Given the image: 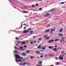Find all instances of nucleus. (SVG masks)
Instances as JSON below:
<instances>
[{
    "instance_id": "obj_1",
    "label": "nucleus",
    "mask_w": 66,
    "mask_h": 66,
    "mask_svg": "<svg viewBox=\"0 0 66 66\" xmlns=\"http://www.w3.org/2000/svg\"><path fill=\"white\" fill-rule=\"evenodd\" d=\"M31 30H32V28H29L28 29H27V30H24L23 32V33L24 34L25 33H27L29 32V31H31Z\"/></svg>"
},
{
    "instance_id": "obj_2",
    "label": "nucleus",
    "mask_w": 66,
    "mask_h": 66,
    "mask_svg": "<svg viewBox=\"0 0 66 66\" xmlns=\"http://www.w3.org/2000/svg\"><path fill=\"white\" fill-rule=\"evenodd\" d=\"M53 50L55 52H57L59 50L57 48H54Z\"/></svg>"
},
{
    "instance_id": "obj_3",
    "label": "nucleus",
    "mask_w": 66,
    "mask_h": 66,
    "mask_svg": "<svg viewBox=\"0 0 66 66\" xmlns=\"http://www.w3.org/2000/svg\"><path fill=\"white\" fill-rule=\"evenodd\" d=\"M59 59L60 60H63V56L62 55H60L59 56Z\"/></svg>"
},
{
    "instance_id": "obj_4",
    "label": "nucleus",
    "mask_w": 66,
    "mask_h": 66,
    "mask_svg": "<svg viewBox=\"0 0 66 66\" xmlns=\"http://www.w3.org/2000/svg\"><path fill=\"white\" fill-rule=\"evenodd\" d=\"M15 56L17 59H20V57L19 56V55H18V54L15 55Z\"/></svg>"
},
{
    "instance_id": "obj_5",
    "label": "nucleus",
    "mask_w": 66,
    "mask_h": 66,
    "mask_svg": "<svg viewBox=\"0 0 66 66\" xmlns=\"http://www.w3.org/2000/svg\"><path fill=\"white\" fill-rule=\"evenodd\" d=\"M50 43H53L54 42V40L53 39L50 40L48 41Z\"/></svg>"
},
{
    "instance_id": "obj_6",
    "label": "nucleus",
    "mask_w": 66,
    "mask_h": 66,
    "mask_svg": "<svg viewBox=\"0 0 66 66\" xmlns=\"http://www.w3.org/2000/svg\"><path fill=\"white\" fill-rule=\"evenodd\" d=\"M50 30V29H48L47 30H45L44 32L46 33H47V32H49Z\"/></svg>"
},
{
    "instance_id": "obj_7",
    "label": "nucleus",
    "mask_w": 66,
    "mask_h": 66,
    "mask_svg": "<svg viewBox=\"0 0 66 66\" xmlns=\"http://www.w3.org/2000/svg\"><path fill=\"white\" fill-rule=\"evenodd\" d=\"M64 40V38H63L60 40V42H64L65 41Z\"/></svg>"
},
{
    "instance_id": "obj_8",
    "label": "nucleus",
    "mask_w": 66,
    "mask_h": 66,
    "mask_svg": "<svg viewBox=\"0 0 66 66\" xmlns=\"http://www.w3.org/2000/svg\"><path fill=\"white\" fill-rule=\"evenodd\" d=\"M50 39V38L49 36H48L47 37H46V38H45V39L46 40H49V39Z\"/></svg>"
},
{
    "instance_id": "obj_9",
    "label": "nucleus",
    "mask_w": 66,
    "mask_h": 66,
    "mask_svg": "<svg viewBox=\"0 0 66 66\" xmlns=\"http://www.w3.org/2000/svg\"><path fill=\"white\" fill-rule=\"evenodd\" d=\"M42 47V46L41 45H39L38 47H37V48H38V49H41Z\"/></svg>"
},
{
    "instance_id": "obj_10",
    "label": "nucleus",
    "mask_w": 66,
    "mask_h": 66,
    "mask_svg": "<svg viewBox=\"0 0 66 66\" xmlns=\"http://www.w3.org/2000/svg\"><path fill=\"white\" fill-rule=\"evenodd\" d=\"M27 54L26 52H25V53H22V55H23V56H26Z\"/></svg>"
},
{
    "instance_id": "obj_11",
    "label": "nucleus",
    "mask_w": 66,
    "mask_h": 66,
    "mask_svg": "<svg viewBox=\"0 0 66 66\" xmlns=\"http://www.w3.org/2000/svg\"><path fill=\"white\" fill-rule=\"evenodd\" d=\"M26 44V42L23 41L21 43V45H22V44Z\"/></svg>"
},
{
    "instance_id": "obj_12",
    "label": "nucleus",
    "mask_w": 66,
    "mask_h": 66,
    "mask_svg": "<svg viewBox=\"0 0 66 66\" xmlns=\"http://www.w3.org/2000/svg\"><path fill=\"white\" fill-rule=\"evenodd\" d=\"M36 53H37V54H40V53H39L40 51H36Z\"/></svg>"
},
{
    "instance_id": "obj_13",
    "label": "nucleus",
    "mask_w": 66,
    "mask_h": 66,
    "mask_svg": "<svg viewBox=\"0 0 66 66\" xmlns=\"http://www.w3.org/2000/svg\"><path fill=\"white\" fill-rule=\"evenodd\" d=\"M64 30V29L62 28L60 30V32H63V31Z\"/></svg>"
},
{
    "instance_id": "obj_14",
    "label": "nucleus",
    "mask_w": 66,
    "mask_h": 66,
    "mask_svg": "<svg viewBox=\"0 0 66 66\" xmlns=\"http://www.w3.org/2000/svg\"><path fill=\"white\" fill-rule=\"evenodd\" d=\"M49 15H50V14L47 13L46 14V15L44 16V17H47L48 16H49Z\"/></svg>"
},
{
    "instance_id": "obj_15",
    "label": "nucleus",
    "mask_w": 66,
    "mask_h": 66,
    "mask_svg": "<svg viewBox=\"0 0 66 66\" xmlns=\"http://www.w3.org/2000/svg\"><path fill=\"white\" fill-rule=\"evenodd\" d=\"M49 56H54V54H49Z\"/></svg>"
},
{
    "instance_id": "obj_16",
    "label": "nucleus",
    "mask_w": 66,
    "mask_h": 66,
    "mask_svg": "<svg viewBox=\"0 0 66 66\" xmlns=\"http://www.w3.org/2000/svg\"><path fill=\"white\" fill-rule=\"evenodd\" d=\"M38 40L39 41H42V40H43V38H40L38 39Z\"/></svg>"
},
{
    "instance_id": "obj_17",
    "label": "nucleus",
    "mask_w": 66,
    "mask_h": 66,
    "mask_svg": "<svg viewBox=\"0 0 66 66\" xmlns=\"http://www.w3.org/2000/svg\"><path fill=\"white\" fill-rule=\"evenodd\" d=\"M49 56V55H48V54H45L44 57H46V56Z\"/></svg>"
},
{
    "instance_id": "obj_18",
    "label": "nucleus",
    "mask_w": 66,
    "mask_h": 66,
    "mask_svg": "<svg viewBox=\"0 0 66 66\" xmlns=\"http://www.w3.org/2000/svg\"><path fill=\"white\" fill-rule=\"evenodd\" d=\"M33 31L31 30L30 31V34H32V33H33Z\"/></svg>"
},
{
    "instance_id": "obj_19",
    "label": "nucleus",
    "mask_w": 66,
    "mask_h": 66,
    "mask_svg": "<svg viewBox=\"0 0 66 66\" xmlns=\"http://www.w3.org/2000/svg\"><path fill=\"white\" fill-rule=\"evenodd\" d=\"M47 36H48V35H46L43 36V37L44 38H45V37H46Z\"/></svg>"
},
{
    "instance_id": "obj_20",
    "label": "nucleus",
    "mask_w": 66,
    "mask_h": 66,
    "mask_svg": "<svg viewBox=\"0 0 66 66\" xmlns=\"http://www.w3.org/2000/svg\"><path fill=\"white\" fill-rule=\"evenodd\" d=\"M54 10H55V9L54 8L52 10H50V12H52V11H54Z\"/></svg>"
},
{
    "instance_id": "obj_21",
    "label": "nucleus",
    "mask_w": 66,
    "mask_h": 66,
    "mask_svg": "<svg viewBox=\"0 0 66 66\" xmlns=\"http://www.w3.org/2000/svg\"><path fill=\"white\" fill-rule=\"evenodd\" d=\"M58 35L59 36H63V35L62 34H59Z\"/></svg>"
},
{
    "instance_id": "obj_22",
    "label": "nucleus",
    "mask_w": 66,
    "mask_h": 66,
    "mask_svg": "<svg viewBox=\"0 0 66 66\" xmlns=\"http://www.w3.org/2000/svg\"><path fill=\"white\" fill-rule=\"evenodd\" d=\"M48 48H49V49H52V46H50L48 47Z\"/></svg>"
},
{
    "instance_id": "obj_23",
    "label": "nucleus",
    "mask_w": 66,
    "mask_h": 66,
    "mask_svg": "<svg viewBox=\"0 0 66 66\" xmlns=\"http://www.w3.org/2000/svg\"><path fill=\"white\" fill-rule=\"evenodd\" d=\"M31 41H32V42L30 43V44L31 45H32V44H33V40H31Z\"/></svg>"
},
{
    "instance_id": "obj_24",
    "label": "nucleus",
    "mask_w": 66,
    "mask_h": 66,
    "mask_svg": "<svg viewBox=\"0 0 66 66\" xmlns=\"http://www.w3.org/2000/svg\"><path fill=\"white\" fill-rule=\"evenodd\" d=\"M29 52H30V51H26V52L28 53V54H29Z\"/></svg>"
},
{
    "instance_id": "obj_25",
    "label": "nucleus",
    "mask_w": 66,
    "mask_h": 66,
    "mask_svg": "<svg viewBox=\"0 0 66 66\" xmlns=\"http://www.w3.org/2000/svg\"><path fill=\"white\" fill-rule=\"evenodd\" d=\"M28 12V11H23V13H27Z\"/></svg>"
},
{
    "instance_id": "obj_26",
    "label": "nucleus",
    "mask_w": 66,
    "mask_h": 66,
    "mask_svg": "<svg viewBox=\"0 0 66 66\" xmlns=\"http://www.w3.org/2000/svg\"><path fill=\"white\" fill-rule=\"evenodd\" d=\"M58 49L59 50H61V49H62V48L60 47H58Z\"/></svg>"
},
{
    "instance_id": "obj_27",
    "label": "nucleus",
    "mask_w": 66,
    "mask_h": 66,
    "mask_svg": "<svg viewBox=\"0 0 66 66\" xmlns=\"http://www.w3.org/2000/svg\"><path fill=\"white\" fill-rule=\"evenodd\" d=\"M14 53H18V52L16 51H14Z\"/></svg>"
},
{
    "instance_id": "obj_28",
    "label": "nucleus",
    "mask_w": 66,
    "mask_h": 66,
    "mask_svg": "<svg viewBox=\"0 0 66 66\" xmlns=\"http://www.w3.org/2000/svg\"><path fill=\"white\" fill-rule=\"evenodd\" d=\"M27 26H25L24 28V30H25V29H26V28H27Z\"/></svg>"
},
{
    "instance_id": "obj_29",
    "label": "nucleus",
    "mask_w": 66,
    "mask_h": 66,
    "mask_svg": "<svg viewBox=\"0 0 66 66\" xmlns=\"http://www.w3.org/2000/svg\"><path fill=\"white\" fill-rule=\"evenodd\" d=\"M30 57H31V58H30V59H33V58H34L33 57V56H30Z\"/></svg>"
},
{
    "instance_id": "obj_30",
    "label": "nucleus",
    "mask_w": 66,
    "mask_h": 66,
    "mask_svg": "<svg viewBox=\"0 0 66 66\" xmlns=\"http://www.w3.org/2000/svg\"><path fill=\"white\" fill-rule=\"evenodd\" d=\"M19 49H22V47H21L19 48Z\"/></svg>"
},
{
    "instance_id": "obj_31",
    "label": "nucleus",
    "mask_w": 66,
    "mask_h": 66,
    "mask_svg": "<svg viewBox=\"0 0 66 66\" xmlns=\"http://www.w3.org/2000/svg\"><path fill=\"white\" fill-rule=\"evenodd\" d=\"M36 66H42V64H40V65H37Z\"/></svg>"
},
{
    "instance_id": "obj_32",
    "label": "nucleus",
    "mask_w": 66,
    "mask_h": 66,
    "mask_svg": "<svg viewBox=\"0 0 66 66\" xmlns=\"http://www.w3.org/2000/svg\"><path fill=\"white\" fill-rule=\"evenodd\" d=\"M16 62L18 63V60L17 59H16Z\"/></svg>"
},
{
    "instance_id": "obj_33",
    "label": "nucleus",
    "mask_w": 66,
    "mask_h": 66,
    "mask_svg": "<svg viewBox=\"0 0 66 66\" xmlns=\"http://www.w3.org/2000/svg\"><path fill=\"white\" fill-rule=\"evenodd\" d=\"M65 52V51H62L61 52V54H62V53H64V52Z\"/></svg>"
},
{
    "instance_id": "obj_34",
    "label": "nucleus",
    "mask_w": 66,
    "mask_h": 66,
    "mask_svg": "<svg viewBox=\"0 0 66 66\" xmlns=\"http://www.w3.org/2000/svg\"><path fill=\"white\" fill-rule=\"evenodd\" d=\"M24 65H27V63L26 62H24Z\"/></svg>"
},
{
    "instance_id": "obj_35",
    "label": "nucleus",
    "mask_w": 66,
    "mask_h": 66,
    "mask_svg": "<svg viewBox=\"0 0 66 66\" xmlns=\"http://www.w3.org/2000/svg\"><path fill=\"white\" fill-rule=\"evenodd\" d=\"M38 64H42V62H40L39 63H38Z\"/></svg>"
},
{
    "instance_id": "obj_36",
    "label": "nucleus",
    "mask_w": 66,
    "mask_h": 66,
    "mask_svg": "<svg viewBox=\"0 0 66 66\" xmlns=\"http://www.w3.org/2000/svg\"><path fill=\"white\" fill-rule=\"evenodd\" d=\"M42 50H45V47H43L42 48Z\"/></svg>"
},
{
    "instance_id": "obj_37",
    "label": "nucleus",
    "mask_w": 66,
    "mask_h": 66,
    "mask_svg": "<svg viewBox=\"0 0 66 66\" xmlns=\"http://www.w3.org/2000/svg\"><path fill=\"white\" fill-rule=\"evenodd\" d=\"M57 39H56L55 40V42H56V41H57Z\"/></svg>"
},
{
    "instance_id": "obj_38",
    "label": "nucleus",
    "mask_w": 66,
    "mask_h": 66,
    "mask_svg": "<svg viewBox=\"0 0 66 66\" xmlns=\"http://www.w3.org/2000/svg\"><path fill=\"white\" fill-rule=\"evenodd\" d=\"M21 27H20V28H22V24H21Z\"/></svg>"
},
{
    "instance_id": "obj_39",
    "label": "nucleus",
    "mask_w": 66,
    "mask_h": 66,
    "mask_svg": "<svg viewBox=\"0 0 66 66\" xmlns=\"http://www.w3.org/2000/svg\"><path fill=\"white\" fill-rule=\"evenodd\" d=\"M64 30H66V26L64 28Z\"/></svg>"
},
{
    "instance_id": "obj_40",
    "label": "nucleus",
    "mask_w": 66,
    "mask_h": 66,
    "mask_svg": "<svg viewBox=\"0 0 66 66\" xmlns=\"http://www.w3.org/2000/svg\"><path fill=\"white\" fill-rule=\"evenodd\" d=\"M40 57H41V58H42V57H43V55H41L40 56Z\"/></svg>"
},
{
    "instance_id": "obj_41",
    "label": "nucleus",
    "mask_w": 66,
    "mask_h": 66,
    "mask_svg": "<svg viewBox=\"0 0 66 66\" xmlns=\"http://www.w3.org/2000/svg\"><path fill=\"white\" fill-rule=\"evenodd\" d=\"M50 34H52L53 33V32L52 31H51L50 32Z\"/></svg>"
},
{
    "instance_id": "obj_42",
    "label": "nucleus",
    "mask_w": 66,
    "mask_h": 66,
    "mask_svg": "<svg viewBox=\"0 0 66 66\" xmlns=\"http://www.w3.org/2000/svg\"><path fill=\"white\" fill-rule=\"evenodd\" d=\"M54 48V47L53 46H52V49H53Z\"/></svg>"
},
{
    "instance_id": "obj_43",
    "label": "nucleus",
    "mask_w": 66,
    "mask_h": 66,
    "mask_svg": "<svg viewBox=\"0 0 66 66\" xmlns=\"http://www.w3.org/2000/svg\"><path fill=\"white\" fill-rule=\"evenodd\" d=\"M21 42V41H19L18 42V43H20Z\"/></svg>"
},
{
    "instance_id": "obj_44",
    "label": "nucleus",
    "mask_w": 66,
    "mask_h": 66,
    "mask_svg": "<svg viewBox=\"0 0 66 66\" xmlns=\"http://www.w3.org/2000/svg\"><path fill=\"white\" fill-rule=\"evenodd\" d=\"M50 26V24H49L47 25V27H49V26Z\"/></svg>"
},
{
    "instance_id": "obj_45",
    "label": "nucleus",
    "mask_w": 66,
    "mask_h": 66,
    "mask_svg": "<svg viewBox=\"0 0 66 66\" xmlns=\"http://www.w3.org/2000/svg\"><path fill=\"white\" fill-rule=\"evenodd\" d=\"M36 6H38V4H36Z\"/></svg>"
},
{
    "instance_id": "obj_46",
    "label": "nucleus",
    "mask_w": 66,
    "mask_h": 66,
    "mask_svg": "<svg viewBox=\"0 0 66 66\" xmlns=\"http://www.w3.org/2000/svg\"><path fill=\"white\" fill-rule=\"evenodd\" d=\"M51 30L52 31H53V30L52 29H51Z\"/></svg>"
},
{
    "instance_id": "obj_47",
    "label": "nucleus",
    "mask_w": 66,
    "mask_h": 66,
    "mask_svg": "<svg viewBox=\"0 0 66 66\" xmlns=\"http://www.w3.org/2000/svg\"><path fill=\"white\" fill-rule=\"evenodd\" d=\"M39 10H42V8H39Z\"/></svg>"
},
{
    "instance_id": "obj_48",
    "label": "nucleus",
    "mask_w": 66,
    "mask_h": 66,
    "mask_svg": "<svg viewBox=\"0 0 66 66\" xmlns=\"http://www.w3.org/2000/svg\"><path fill=\"white\" fill-rule=\"evenodd\" d=\"M27 46H26V45H24V48H26V47H27Z\"/></svg>"
},
{
    "instance_id": "obj_49",
    "label": "nucleus",
    "mask_w": 66,
    "mask_h": 66,
    "mask_svg": "<svg viewBox=\"0 0 66 66\" xmlns=\"http://www.w3.org/2000/svg\"><path fill=\"white\" fill-rule=\"evenodd\" d=\"M57 45H56L55 46V48H57Z\"/></svg>"
},
{
    "instance_id": "obj_50",
    "label": "nucleus",
    "mask_w": 66,
    "mask_h": 66,
    "mask_svg": "<svg viewBox=\"0 0 66 66\" xmlns=\"http://www.w3.org/2000/svg\"><path fill=\"white\" fill-rule=\"evenodd\" d=\"M33 11H37V10H33Z\"/></svg>"
},
{
    "instance_id": "obj_51",
    "label": "nucleus",
    "mask_w": 66,
    "mask_h": 66,
    "mask_svg": "<svg viewBox=\"0 0 66 66\" xmlns=\"http://www.w3.org/2000/svg\"><path fill=\"white\" fill-rule=\"evenodd\" d=\"M22 25H25V26H27V24H22Z\"/></svg>"
},
{
    "instance_id": "obj_52",
    "label": "nucleus",
    "mask_w": 66,
    "mask_h": 66,
    "mask_svg": "<svg viewBox=\"0 0 66 66\" xmlns=\"http://www.w3.org/2000/svg\"><path fill=\"white\" fill-rule=\"evenodd\" d=\"M19 38H18V37H16V38H15V39H18Z\"/></svg>"
},
{
    "instance_id": "obj_53",
    "label": "nucleus",
    "mask_w": 66,
    "mask_h": 66,
    "mask_svg": "<svg viewBox=\"0 0 66 66\" xmlns=\"http://www.w3.org/2000/svg\"><path fill=\"white\" fill-rule=\"evenodd\" d=\"M59 18H56V19H55L54 20H56V19H59Z\"/></svg>"
},
{
    "instance_id": "obj_54",
    "label": "nucleus",
    "mask_w": 66,
    "mask_h": 66,
    "mask_svg": "<svg viewBox=\"0 0 66 66\" xmlns=\"http://www.w3.org/2000/svg\"><path fill=\"white\" fill-rule=\"evenodd\" d=\"M32 7H34L35 6V5H33L32 6Z\"/></svg>"
},
{
    "instance_id": "obj_55",
    "label": "nucleus",
    "mask_w": 66,
    "mask_h": 66,
    "mask_svg": "<svg viewBox=\"0 0 66 66\" xmlns=\"http://www.w3.org/2000/svg\"><path fill=\"white\" fill-rule=\"evenodd\" d=\"M61 3H62V4H64V2H61Z\"/></svg>"
},
{
    "instance_id": "obj_56",
    "label": "nucleus",
    "mask_w": 66,
    "mask_h": 66,
    "mask_svg": "<svg viewBox=\"0 0 66 66\" xmlns=\"http://www.w3.org/2000/svg\"><path fill=\"white\" fill-rule=\"evenodd\" d=\"M57 64H58V65H60V63H58V62H57Z\"/></svg>"
},
{
    "instance_id": "obj_57",
    "label": "nucleus",
    "mask_w": 66,
    "mask_h": 66,
    "mask_svg": "<svg viewBox=\"0 0 66 66\" xmlns=\"http://www.w3.org/2000/svg\"><path fill=\"white\" fill-rule=\"evenodd\" d=\"M19 61L20 62H21V61L20 60H19Z\"/></svg>"
},
{
    "instance_id": "obj_58",
    "label": "nucleus",
    "mask_w": 66,
    "mask_h": 66,
    "mask_svg": "<svg viewBox=\"0 0 66 66\" xmlns=\"http://www.w3.org/2000/svg\"><path fill=\"white\" fill-rule=\"evenodd\" d=\"M34 43H36V41H34Z\"/></svg>"
},
{
    "instance_id": "obj_59",
    "label": "nucleus",
    "mask_w": 66,
    "mask_h": 66,
    "mask_svg": "<svg viewBox=\"0 0 66 66\" xmlns=\"http://www.w3.org/2000/svg\"><path fill=\"white\" fill-rule=\"evenodd\" d=\"M37 43H39V41H37Z\"/></svg>"
},
{
    "instance_id": "obj_60",
    "label": "nucleus",
    "mask_w": 66,
    "mask_h": 66,
    "mask_svg": "<svg viewBox=\"0 0 66 66\" xmlns=\"http://www.w3.org/2000/svg\"><path fill=\"white\" fill-rule=\"evenodd\" d=\"M55 59H58V58L56 57L55 58Z\"/></svg>"
},
{
    "instance_id": "obj_61",
    "label": "nucleus",
    "mask_w": 66,
    "mask_h": 66,
    "mask_svg": "<svg viewBox=\"0 0 66 66\" xmlns=\"http://www.w3.org/2000/svg\"><path fill=\"white\" fill-rule=\"evenodd\" d=\"M62 22H63L61 21V22H60V23H62Z\"/></svg>"
},
{
    "instance_id": "obj_62",
    "label": "nucleus",
    "mask_w": 66,
    "mask_h": 66,
    "mask_svg": "<svg viewBox=\"0 0 66 66\" xmlns=\"http://www.w3.org/2000/svg\"><path fill=\"white\" fill-rule=\"evenodd\" d=\"M21 65H23V63H21Z\"/></svg>"
},
{
    "instance_id": "obj_63",
    "label": "nucleus",
    "mask_w": 66,
    "mask_h": 66,
    "mask_svg": "<svg viewBox=\"0 0 66 66\" xmlns=\"http://www.w3.org/2000/svg\"><path fill=\"white\" fill-rule=\"evenodd\" d=\"M33 38H34V37H35V36H34L33 37Z\"/></svg>"
},
{
    "instance_id": "obj_64",
    "label": "nucleus",
    "mask_w": 66,
    "mask_h": 66,
    "mask_svg": "<svg viewBox=\"0 0 66 66\" xmlns=\"http://www.w3.org/2000/svg\"><path fill=\"white\" fill-rule=\"evenodd\" d=\"M50 66H54V65H50Z\"/></svg>"
}]
</instances>
